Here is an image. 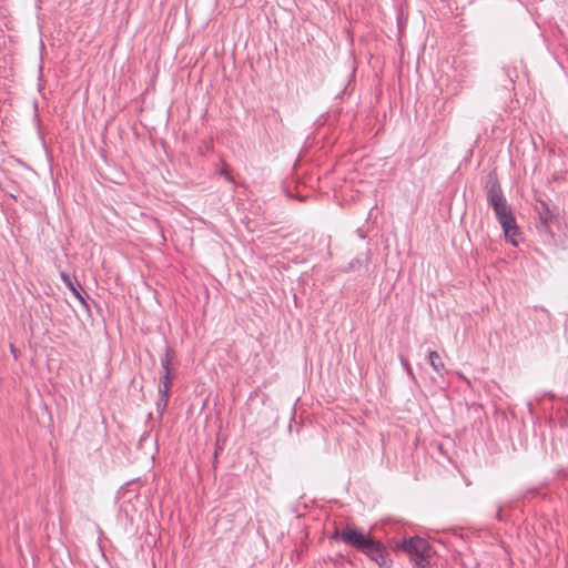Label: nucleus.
<instances>
[{
  "mask_svg": "<svg viewBox=\"0 0 568 568\" xmlns=\"http://www.w3.org/2000/svg\"><path fill=\"white\" fill-rule=\"evenodd\" d=\"M428 359H429V364L433 367V369L438 375L443 376L444 373L446 372V368H445V363H444L443 358L440 357V355L436 351H430L428 353Z\"/></svg>",
  "mask_w": 568,
  "mask_h": 568,
  "instance_id": "obj_5",
  "label": "nucleus"
},
{
  "mask_svg": "<svg viewBox=\"0 0 568 568\" xmlns=\"http://www.w3.org/2000/svg\"><path fill=\"white\" fill-rule=\"evenodd\" d=\"M62 278L63 281L68 284V286L74 292V294L80 297L79 293L75 291V288L73 287L69 276L67 274H62Z\"/></svg>",
  "mask_w": 568,
  "mask_h": 568,
  "instance_id": "obj_6",
  "label": "nucleus"
},
{
  "mask_svg": "<svg viewBox=\"0 0 568 568\" xmlns=\"http://www.w3.org/2000/svg\"><path fill=\"white\" fill-rule=\"evenodd\" d=\"M174 358L175 354L171 348H166L165 354L162 358V367L164 371L162 386L160 392H162L165 396L168 395L171 387V373L174 369Z\"/></svg>",
  "mask_w": 568,
  "mask_h": 568,
  "instance_id": "obj_4",
  "label": "nucleus"
},
{
  "mask_svg": "<svg viewBox=\"0 0 568 568\" xmlns=\"http://www.w3.org/2000/svg\"><path fill=\"white\" fill-rule=\"evenodd\" d=\"M345 532L353 534V532H356V531H355V530H353V529H347Z\"/></svg>",
  "mask_w": 568,
  "mask_h": 568,
  "instance_id": "obj_8",
  "label": "nucleus"
},
{
  "mask_svg": "<svg viewBox=\"0 0 568 568\" xmlns=\"http://www.w3.org/2000/svg\"><path fill=\"white\" fill-rule=\"evenodd\" d=\"M10 348H11V352H12V354L14 355V357H17V354H16V348H14V346H13V345H11V346H10Z\"/></svg>",
  "mask_w": 568,
  "mask_h": 568,
  "instance_id": "obj_7",
  "label": "nucleus"
},
{
  "mask_svg": "<svg viewBox=\"0 0 568 568\" xmlns=\"http://www.w3.org/2000/svg\"><path fill=\"white\" fill-rule=\"evenodd\" d=\"M487 199L493 206L497 219L504 230L505 237L515 246L518 245L517 236L519 235L514 214L503 195L500 186L493 184L487 192Z\"/></svg>",
  "mask_w": 568,
  "mask_h": 568,
  "instance_id": "obj_1",
  "label": "nucleus"
},
{
  "mask_svg": "<svg viewBox=\"0 0 568 568\" xmlns=\"http://www.w3.org/2000/svg\"><path fill=\"white\" fill-rule=\"evenodd\" d=\"M372 535H333L336 541L352 546L371 557L379 567L387 565V552L385 547L371 538Z\"/></svg>",
  "mask_w": 568,
  "mask_h": 568,
  "instance_id": "obj_2",
  "label": "nucleus"
},
{
  "mask_svg": "<svg viewBox=\"0 0 568 568\" xmlns=\"http://www.w3.org/2000/svg\"><path fill=\"white\" fill-rule=\"evenodd\" d=\"M402 548L410 556H416L422 560L428 558L432 551L428 540L419 535L405 539Z\"/></svg>",
  "mask_w": 568,
  "mask_h": 568,
  "instance_id": "obj_3",
  "label": "nucleus"
}]
</instances>
